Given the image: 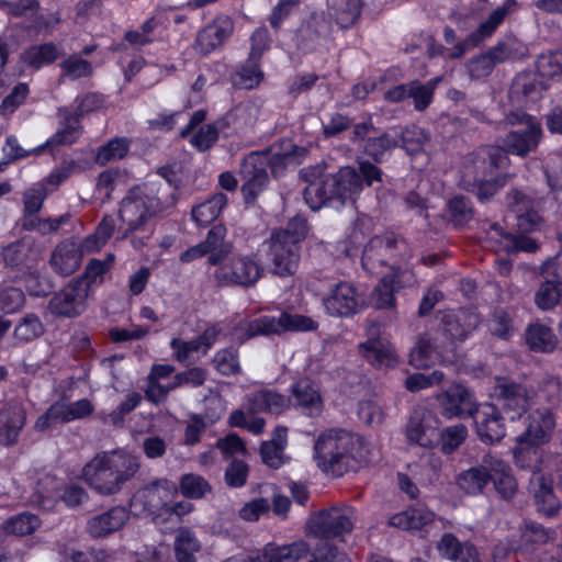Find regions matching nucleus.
<instances>
[{
    "mask_svg": "<svg viewBox=\"0 0 562 562\" xmlns=\"http://www.w3.org/2000/svg\"><path fill=\"white\" fill-rule=\"evenodd\" d=\"M507 124L521 126L506 134L503 148L487 145L477 148L463 158L461 165V184L467 190H476L477 198L485 201L493 196L507 182L506 175H496V170L509 166L508 154L526 157L535 151L542 138L540 122L524 112H510Z\"/></svg>",
    "mask_w": 562,
    "mask_h": 562,
    "instance_id": "nucleus-1",
    "label": "nucleus"
},
{
    "mask_svg": "<svg viewBox=\"0 0 562 562\" xmlns=\"http://www.w3.org/2000/svg\"><path fill=\"white\" fill-rule=\"evenodd\" d=\"M138 456L116 449L97 453L82 469L85 482L100 495L117 494L140 469Z\"/></svg>",
    "mask_w": 562,
    "mask_h": 562,
    "instance_id": "nucleus-2",
    "label": "nucleus"
},
{
    "mask_svg": "<svg viewBox=\"0 0 562 562\" xmlns=\"http://www.w3.org/2000/svg\"><path fill=\"white\" fill-rule=\"evenodd\" d=\"M363 440L346 429H331L321 435L314 445L318 468L341 476L363 461Z\"/></svg>",
    "mask_w": 562,
    "mask_h": 562,
    "instance_id": "nucleus-3",
    "label": "nucleus"
},
{
    "mask_svg": "<svg viewBox=\"0 0 562 562\" xmlns=\"http://www.w3.org/2000/svg\"><path fill=\"white\" fill-rule=\"evenodd\" d=\"M296 147L291 140H284L281 148L272 146L267 151L249 154L243 161L240 175L244 179L241 191L247 202L254 200L262 192L269 182L267 167L274 176H279L284 168L293 164Z\"/></svg>",
    "mask_w": 562,
    "mask_h": 562,
    "instance_id": "nucleus-4",
    "label": "nucleus"
},
{
    "mask_svg": "<svg viewBox=\"0 0 562 562\" xmlns=\"http://www.w3.org/2000/svg\"><path fill=\"white\" fill-rule=\"evenodd\" d=\"M306 224L295 218L288 229L274 232L270 239L261 245L260 251L267 254L272 272L278 276L293 274L299 265V243L305 236Z\"/></svg>",
    "mask_w": 562,
    "mask_h": 562,
    "instance_id": "nucleus-5",
    "label": "nucleus"
},
{
    "mask_svg": "<svg viewBox=\"0 0 562 562\" xmlns=\"http://www.w3.org/2000/svg\"><path fill=\"white\" fill-rule=\"evenodd\" d=\"M158 190L154 184L133 188L122 200L119 216L126 227V233L145 229L146 225L162 211V204L157 196Z\"/></svg>",
    "mask_w": 562,
    "mask_h": 562,
    "instance_id": "nucleus-6",
    "label": "nucleus"
},
{
    "mask_svg": "<svg viewBox=\"0 0 562 562\" xmlns=\"http://www.w3.org/2000/svg\"><path fill=\"white\" fill-rule=\"evenodd\" d=\"M382 180V171L369 161L359 162V172L350 166L342 167L337 173L327 176V186L334 199L342 204L353 202L361 193L363 183L372 186Z\"/></svg>",
    "mask_w": 562,
    "mask_h": 562,
    "instance_id": "nucleus-7",
    "label": "nucleus"
},
{
    "mask_svg": "<svg viewBox=\"0 0 562 562\" xmlns=\"http://www.w3.org/2000/svg\"><path fill=\"white\" fill-rule=\"evenodd\" d=\"M263 268L256 254H235L217 265L214 277L223 285L251 286L262 277Z\"/></svg>",
    "mask_w": 562,
    "mask_h": 562,
    "instance_id": "nucleus-8",
    "label": "nucleus"
},
{
    "mask_svg": "<svg viewBox=\"0 0 562 562\" xmlns=\"http://www.w3.org/2000/svg\"><path fill=\"white\" fill-rule=\"evenodd\" d=\"M355 509L347 506H333L314 514L308 520L311 533L317 538H342L349 535L355 525Z\"/></svg>",
    "mask_w": 562,
    "mask_h": 562,
    "instance_id": "nucleus-9",
    "label": "nucleus"
},
{
    "mask_svg": "<svg viewBox=\"0 0 562 562\" xmlns=\"http://www.w3.org/2000/svg\"><path fill=\"white\" fill-rule=\"evenodd\" d=\"M494 396L507 413H513L510 419L521 417L533 403L537 392L533 387L516 382L506 376H497L494 385Z\"/></svg>",
    "mask_w": 562,
    "mask_h": 562,
    "instance_id": "nucleus-10",
    "label": "nucleus"
},
{
    "mask_svg": "<svg viewBox=\"0 0 562 562\" xmlns=\"http://www.w3.org/2000/svg\"><path fill=\"white\" fill-rule=\"evenodd\" d=\"M317 326L316 322L311 317L281 313L279 316L263 315L247 325V337L257 335L281 334L283 331H307L313 330Z\"/></svg>",
    "mask_w": 562,
    "mask_h": 562,
    "instance_id": "nucleus-11",
    "label": "nucleus"
},
{
    "mask_svg": "<svg viewBox=\"0 0 562 562\" xmlns=\"http://www.w3.org/2000/svg\"><path fill=\"white\" fill-rule=\"evenodd\" d=\"M226 228L223 225L212 227L204 241L190 247L180 255V261L191 262L207 255L209 263L217 266L232 254L233 245L225 241Z\"/></svg>",
    "mask_w": 562,
    "mask_h": 562,
    "instance_id": "nucleus-12",
    "label": "nucleus"
},
{
    "mask_svg": "<svg viewBox=\"0 0 562 562\" xmlns=\"http://www.w3.org/2000/svg\"><path fill=\"white\" fill-rule=\"evenodd\" d=\"M440 412L446 418L473 417L479 404L472 391L462 384H453L436 395Z\"/></svg>",
    "mask_w": 562,
    "mask_h": 562,
    "instance_id": "nucleus-13",
    "label": "nucleus"
},
{
    "mask_svg": "<svg viewBox=\"0 0 562 562\" xmlns=\"http://www.w3.org/2000/svg\"><path fill=\"white\" fill-rule=\"evenodd\" d=\"M87 299L88 284L70 282L49 300L48 311L55 316L74 318L86 311Z\"/></svg>",
    "mask_w": 562,
    "mask_h": 562,
    "instance_id": "nucleus-14",
    "label": "nucleus"
},
{
    "mask_svg": "<svg viewBox=\"0 0 562 562\" xmlns=\"http://www.w3.org/2000/svg\"><path fill=\"white\" fill-rule=\"evenodd\" d=\"M516 5L517 2L515 0H506L502 7L495 9L488 18L479 25L475 32L463 41L458 42L449 52V56L452 57V59L461 58L468 50L477 46L485 37L491 36Z\"/></svg>",
    "mask_w": 562,
    "mask_h": 562,
    "instance_id": "nucleus-15",
    "label": "nucleus"
},
{
    "mask_svg": "<svg viewBox=\"0 0 562 562\" xmlns=\"http://www.w3.org/2000/svg\"><path fill=\"white\" fill-rule=\"evenodd\" d=\"M326 312L333 316H351L363 305L353 284L339 282L335 284L323 300Z\"/></svg>",
    "mask_w": 562,
    "mask_h": 562,
    "instance_id": "nucleus-16",
    "label": "nucleus"
},
{
    "mask_svg": "<svg viewBox=\"0 0 562 562\" xmlns=\"http://www.w3.org/2000/svg\"><path fill=\"white\" fill-rule=\"evenodd\" d=\"M100 103V99L97 94H87L81 100L75 114L68 111H63L61 115L64 119L63 126L57 133L46 142V146L52 145H65L72 144L80 134L79 128V116L83 113L94 110Z\"/></svg>",
    "mask_w": 562,
    "mask_h": 562,
    "instance_id": "nucleus-17",
    "label": "nucleus"
},
{
    "mask_svg": "<svg viewBox=\"0 0 562 562\" xmlns=\"http://www.w3.org/2000/svg\"><path fill=\"white\" fill-rule=\"evenodd\" d=\"M476 435L484 443L501 442L506 436L502 413L494 404H485L474 414Z\"/></svg>",
    "mask_w": 562,
    "mask_h": 562,
    "instance_id": "nucleus-18",
    "label": "nucleus"
},
{
    "mask_svg": "<svg viewBox=\"0 0 562 562\" xmlns=\"http://www.w3.org/2000/svg\"><path fill=\"white\" fill-rule=\"evenodd\" d=\"M397 249V239L393 233H385L383 236H374L364 246L362 254V267L373 272L378 266L393 265ZM395 269L391 266V269Z\"/></svg>",
    "mask_w": 562,
    "mask_h": 562,
    "instance_id": "nucleus-19",
    "label": "nucleus"
},
{
    "mask_svg": "<svg viewBox=\"0 0 562 562\" xmlns=\"http://www.w3.org/2000/svg\"><path fill=\"white\" fill-rule=\"evenodd\" d=\"M291 404V397L276 390L262 387L246 395L245 406L250 415L266 413L279 416L289 411Z\"/></svg>",
    "mask_w": 562,
    "mask_h": 562,
    "instance_id": "nucleus-20",
    "label": "nucleus"
},
{
    "mask_svg": "<svg viewBox=\"0 0 562 562\" xmlns=\"http://www.w3.org/2000/svg\"><path fill=\"white\" fill-rule=\"evenodd\" d=\"M528 490L539 514L548 518L558 515L562 505L553 491L552 480L536 471L529 480Z\"/></svg>",
    "mask_w": 562,
    "mask_h": 562,
    "instance_id": "nucleus-21",
    "label": "nucleus"
},
{
    "mask_svg": "<svg viewBox=\"0 0 562 562\" xmlns=\"http://www.w3.org/2000/svg\"><path fill=\"white\" fill-rule=\"evenodd\" d=\"M528 424L522 434L516 438L517 443L540 446L548 442L554 428V418L548 409H536L527 417Z\"/></svg>",
    "mask_w": 562,
    "mask_h": 562,
    "instance_id": "nucleus-22",
    "label": "nucleus"
},
{
    "mask_svg": "<svg viewBox=\"0 0 562 562\" xmlns=\"http://www.w3.org/2000/svg\"><path fill=\"white\" fill-rule=\"evenodd\" d=\"M434 417L430 412L415 409L406 426V436L409 442L424 448H431L438 439V429L432 425Z\"/></svg>",
    "mask_w": 562,
    "mask_h": 562,
    "instance_id": "nucleus-23",
    "label": "nucleus"
},
{
    "mask_svg": "<svg viewBox=\"0 0 562 562\" xmlns=\"http://www.w3.org/2000/svg\"><path fill=\"white\" fill-rule=\"evenodd\" d=\"M441 322L442 330L451 341H462L476 328L481 317L475 310L462 308L443 313Z\"/></svg>",
    "mask_w": 562,
    "mask_h": 562,
    "instance_id": "nucleus-24",
    "label": "nucleus"
},
{
    "mask_svg": "<svg viewBox=\"0 0 562 562\" xmlns=\"http://www.w3.org/2000/svg\"><path fill=\"white\" fill-rule=\"evenodd\" d=\"M413 273L409 270L401 271L392 268V273L383 276L380 284L371 295V303L376 308H389L394 306V292L402 286L413 282Z\"/></svg>",
    "mask_w": 562,
    "mask_h": 562,
    "instance_id": "nucleus-25",
    "label": "nucleus"
},
{
    "mask_svg": "<svg viewBox=\"0 0 562 562\" xmlns=\"http://www.w3.org/2000/svg\"><path fill=\"white\" fill-rule=\"evenodd\" d=\"M291 394L295 400L294 407L303 415L318 417L324 408L323 398L314 382L310 379H300L291 385Z\"/></svg>",
    "mask_w": 562,
    "mask_h": 562,
    "instance_id": "nucleus-26",
    "label": "nucleus"
},
{
    "mask_svg": "<svg viewBox=\"0 0 562 562\" xmlns=\"http://www.w3.org/2000/svg\"><path fill=\"white\" fill-rule=\"evenodd\" d=\"M484 463L491 471V481L497 494L505 501H512L518 490L512 468L504 460L491 453L484 456Z\"/></svg>",
    "mask_w": 562,
    "mask_h": 562,
    "instance_id": "nucleus-27",
    "label": "nucleus"
},
{
    "mask_svg": "<svg viewBox=\"0 0 562 562\" xmlns=\"http://www.w3.org/2000/svg\"><path fill=\"white\" fill-rule=\"evenodd\" d=\"M234 23L231 18L221 15L201 30L196 36V48L202 54H210L232 35Z\"/></svg>",
    "mask_w": 562,
    "mask_h": 562,
    "instance_id": "nucleus-28",
    "label": "nucleus"
},
{
    "mask_svg": "<svg viewBox=\"0 0 562 562\" xmlns=\"http://www.w3.org/2000/svg\"><path fill=\"white\" fill-rule=\"evenodd\" d=\"M321 172L318 167L302 170V177L308 182L304 191V199L313 211L335 201L334 194H330L327 186V176H322Z\"/></svg>",
    "mask_w": 562,
    "mask_h": 562,
    "instance_id": "nucleus-29",
    "label": "nucleus"
},
{
    "mask_svg": "<svg viewBox=\"0 0 562 562\" xmlns=\"http://www.w3.org/2000/svg\"><path fill=\"white\" fill-rule=\"evenodd\" d=\"M130 519V512L124 506H114L109 510L90 518L87 530L93 538L106 537L120 530Z\"/></svg>",
    "mask_w": 562,
    "mask_h": 562,
    "instance_id": "nucleus-30",
    "label": "nucleus"
},
{
    "mask_svg": "<svg viewBox=\"0 0 562 562\" xmlns=\"http://www.w3.org/2000/svg\"><path fill=\"white\" fill-rule=\"evenodd\" d=\"M437 550L440 557L452 562H481L476 547L470 541H459L451 532L442 535Z\"/></svg>",
    "mask_w": 562,
    "mask_h": 562,
    "instance_id": "nucleus-31",
    "label": "nucleus"
},
{
    "mask_svg": "<svg viewBox=\"0 0 562 562\" xmlns=\"http://www.w3.org/2000/svg\"><path fill=\"white\" fill-rule=\"evenodd\" d=\"M507 205L516 213L518 229L522 233L535 232L541 226V217L538 213L529 210L530 200L522 192L512 190L507 194Z\"/></svg>",
    "mask_w": 562,
    "mask_h": 562,
    "instance_id": "nucleus-32",
    "label": "nucleus"
},
{
    "mask_svg": "<svg viewBox=\"0 0 562 562\" xmlns=\"http://www.w3.org/2000/svg\"><path fill=\"white\" fill-rule=\"evenodd\" d=\"M288 427L278 425L272 431L271 439L260 445V457L267 467L279 469L286 462L284 449L288 445Z\"/></svg>",
    "mask_w": 562,
    "mask_h": 562,
    "instance_id": "nucleus-33",
    "label": "nucleus"
},
{
    "mask_svg": "<svg viewBox=\"0 0 562 562\" xmlns=\"http://www.w3.org/2000/svg\"><path fill=\"white\" fill-rule=\"evenodd\" d=\"M82 254L77 241L66 240L54 249L50 257L53 270L61 276L72 274L81 265Z\"/></svg>",
    "mask_w": 562,
    "mask_h": 562,
    "instance_id": "nucleus-34",
    "label": "nucleus"
},
{
    "mask_svg": "<svg viewBox=\"0 0 562 562\" xmlns=\"http://www.w3.org/2000/svg\"><path fill=\"white\" fill-rule=\"evenodd\" d=\"M25 419V411L21 406H7L0 409V442L5 446L15 445Z\"/></svg>",
    "mask_w": 562,
    "mask_h": 562,
    "instance_id": "nucleus-35",
    "label": "nucleus"
},
{
    "mask_svg": "<svg viewBox=\"0 0 562 562\" xmlns=\"http://www.w3.org/2000/svg\"><path fill=\"white\" fill-rule=\"evenodd\" d=\"M170 490L171 486L168 480H155L143 488H139L134 498L143 505L145 510L155 513L166 505Z\"/></svg>",
    "mask_w": 562,
    "mask_h": 562,
    "instance_id": "nucleus-36",
    "label": "nucleus"
},
{
    "mask_svg": "<svg viewBox=\"0 0 562 562\" xmlns=\"http://www.w3.org/2000/svg\"><path fill=\"white\" fill-rule=\"evenodd\" d=\"M434 512L424 506H413L393 515L389 519V525L403 530L417 531L434 522Z\"/></svg>",
    "mask_w": 562,
    "mask_h": 562,
    "instance_id": "nucleus-37",
    "label": "nucleus"
},
{
    "mask_svg": "<svg viewBox=\"0 0 562 562\" xmlns=\"http://www.w3.org/2000/svg\"><path fill=\"white\" fill-rule=\"evenodd\" d=\"M488 238L497 243V248L506 252L514 251H536L538 245L536 240L524 235H513L505 232L499 225H493L490 229Z\"/></svg>",
    "mask_w": 562,
    "mask_h": 562,
    "instance_id": "nucleus-38",
    "label": "nucleus"
},
{
    "mask_svg": "<svg viewBox=\"0 0 562 562\" xmlns=\"http://www.w3.org/2000/svg\"><path fill=\"white\" fill-rule=\"evenodd\" d=\"M263 552L269 562H299L308 557L311 547L301 539L283 546L268 543Z\"/></svg>",
    "mask_w": 562,
    "mask_h": 562,
    "instance_id": "nucleus-39",
    "label": "nucleus"
},
{
    "mask_svg": "<svg viewBox=\"0 0 562 562\" xmlns=\"http://www.w3.org/2000/svg\"><path fill=\"white\" fill-rule=\"evenodd\" d=\"M361 0H327L328 15L342 29L352 26L360 18Z\"/></svg>",
    "mask_w": 562,
    "mask_h": 562,
    "instance_id": "nucleus-40",
    "label": "nucleus"
},
{
    "mask_svg": "<svg viewBox=\"0 0 562 562\" xmlns=\"http://www.w3.org/2000/svg\"><path fill=\"white\" fill-rule=\"evenodd\" d=\"M456 482L459 488L467 494H481L488 482H491V471L485 467L484 457L480 465L462 471L457 476Z\"/></svg>",
    "mask_w": 562,
    "mask_h": 562,
    "instance_id": "nucleus-41",
    "label": "nucleus"
},
{
    "mask_svg": "<svg viewBox=\"0 0 562 562\" xmlns=\"http://www.w3.org/2000/svg\"><path fill=\"white\" fill-rule=\"evenodd\" d=\"M173 547L177 562H196V554L202 549L194 531L187 527L178 529Z\"/></svg>",
    "mask_w": 562,
    "mask_h": 562,
    "instance_id": "nucleus-42",
    "label": "nucleus"
},
{
    "mask_svg": "<svg viewBox=\"0 0 562 562\" xmlns=\"http://www.w3.org/2000/svg\"><path fill=\"white\" fill-rule=\"evenodd\" d=\"M525 336L531 351H552L558 342L553 330L541 323L530 324Z\"/></svg>",
    "mask_w": 562,
    "mask_h": 562,
    "instance_id": "nucleus-43",
    "label": "nucleus"
},
{
    "mask_svg": "<svg viewBox=\"0 0 562 562\" xmlns=\"http://www.w3.org/2000/svg\"><path fill=\"white\" fill-rule=\"evenodd\" d=\"M226 204V195L224 193H216L192 210V218L198 225L206 226L220 215Z\"/></svg>",
    "mask_w": 562,
    "mask_h": 562,
    "instance_id": "nucleus-44",
    "label": "nucleus"
},
{
    "mask_svg": "<svg viewBox=\"0 0 562 562\" xmlns=\"http://www.w3.org/2000/svg\"><path fill=\"white\" fill-rule=\"evenodd\" d=\"M442 461L436 453L429 452L424 456L419 464L413 468L414 475L420 484L432 485L439 482L441 476Z\"/></svg>",
    "mask_w": 562,
    "mask_h": 562,
    "instance_id": "nucleus-45",
    "label": "nucleus"
},
{
    "mask_svg": "<svg viewBox=\"0 0 562 562\" xmlns=\"http://www.w3.org/2000/svg\"><path fill=\"white\" fill-rule=\"evenodd\" d=\"M1 255L5 265L10 267L25 265L35 256L33 241L30 238H22L21 240L4 247Z\"/></svg>",
    "mask_w": 562,
    "mask_h": 562,
    "instance_id": "nucleus-46",
    "label": "nucleus"
},
{
    "mask_svg": "<svg viewBox=\"0 0 562 562\" xmlns=\"http://www.w3.org/2000/svg\"><path fill=\"white\" fill-rule=\"evenodd\" d=\"M59 55V48L52 43H47L30 47L23 52L21 58L26 65L38 69L42 66L56 60Z\"/></svg>",
    "mask_w": 562,
    "mask_h": 562,
    "instance_id": "nucleus-47",
    "label": "nucleus"
},
{
    "mask_svg": "<svg viewBox=\"0 0 562 562\" xmlns=\"http://www.w3.org/2000/svg\"><path fill=\"white\" fill-rule=\"evenodd\" d=\"M114 228V221L111 216H105L99 224L94 234L88 236L82 241L77 243L82 256L85 254L93 252L99 250L105 245L108 239L111 237Z\"/></svg>",
    "mask_w": 562,
    "mask_h": 562,
    "instance_id": "nucleus-48",
    "label": "nucleus"
},
{
    "mask_svg": "<svg viewBox=\"0 0 562 562\" xmlns=\"http://www.w3.org/2000/svg\"><path fill=\"white\" fill-rule=\"evenodd\" d=\"M218 329L215 326H211L204 330V333L194 340H182L180 338H173L170 341V348L175 351H199L200 349H210L218 337Z\"/></svg>",
    "mask_w": 562,
    "mask_h": 562,
    "instance_id": "nucleus-49",
    "label": "nucleus"
},
{
    "mask_svg": "<svg viewBox=\"0 0 562 562\" xmlns=\"http://www.w3.org/2000/svg\"><path fill=\"white\" fill-rule=\"evenodd\" d=\"M562 277L557 274L554 280H546L536 293V304L541 310L555 306L561 297Z\"/></svg>",
    "mask_w": 562,
    "mask_h": 562,
    "instance_id": "nucleus-50",
    "label": "nucleus"
},
{
    "mask_svg": "<svg viewBox=\"0 0 562 562\" xmlns=\"http://www.w3.org/2000/svg\"><path fill=\"white\" fill-rule=\"evenodd\" d=\"M258 63L259 60H251L249 57L245 64L240 65L234 77V85L244 89L257 87L263 78Z\"/></svg>",
    "mask_w": 562,
    "mask_h": 562,
    "instance_id": "nucleus-51",
    "label": "nucleus"
},
{
    "mask_svg": "<svg viewBox=\"0 0 562 562\" xmlns=\"http://www.w3.org/2000/svg\"><path fill=\"white\" fill-rule=\"evenodd\" d=\"M440 78L429 80L427 83L419 81L409 82L408 98L413 100L414 106L417 111L425 110L432 101L434 91L439 83Z\"/></svg>",
    "mask_w": 562,
    "mask_h": 562,
    "instance_id": "nucleus-52",
    "label": "nucleus"
},
{
    "mask_svg": "<svg viewBox=\"0 0 562 562\" xmlns=\"http://www.w3.org/2000/svg\"><path fill=\"white\" fill-rule=\"evenodd\" d=\"M429 140V135L419 126L412 125L398 135V144L411 155L418 154Z\"/></svg>",
    "mask_w": 562,
    "mask_h": 562,
    "instance_id": "nucleus-53",
    "label": "nucleus"
},
{
    "mask_svg": "<svg viewBox=\"0 0 562 562\" xmlns=\"http://www.w3.org/2000/svg\"><path fill=\"white\" fill-rule=\"evenodd\" d=\"M181 493L191 499H199L212 492L211 484L201 475L189 473L180 480Z\"/></svg>",
    "mask_w": 562,
    "mask_h": 562,
    "instance_id": "nucleus-54",
    "label": "nucleus"
},
{
    "mask_svg": "<svg viewBox=\"0 0 562 562\" xmlns=\"http://www.w3.org/2000/svg\"><path fill=\"white\" fill-rule=\"evenodd\" d=\"M41 525L40 518L30 513H22L5 521V531L15 536H25L35 531Z\"/></svg>",
    "mask_w": 562,
    "mask_h": 562,
    "instance_id": "nucleus-55",
    "label": "nucleus"
},
{
    "mask_svg": "<svg viewBox=\"0 0 562 562\" xmlns=\"http://www.w3.org/2000/svg\"><path fill=\"white\" fill-rule=\"evenodd\" d=\"M25 305V294L22 290L9 286L0 290V316L18 313Z\"/></svg>",
    "mask_w": 562,
    "mask_h": 562,
    "instance_id": "nucleus-56",
    "label": "nucleus"
},
{
    "mask_svg": "<svg viewBox=\"0 0 562 562\" xmlns=\"http://www.w3.org/2000/svg\"><path fill=\"white\" fill-rule=\"evenodd\" d=\"M142 398L138 392L128 393L125 400L105 416L104 422L115 427H123L125 415L133 412L139 405Z\"/></svg>",
    "mask_w": 562,
    "mask_h": 562,
    "instance_id": "nucleus-57",
    "label": "nucleus"
},
{
    "mask_svg": "<svg viewBox=\"0 0 562 562\" xmlns=\"http://www.w3.org/2000/svg\"><path fill=\"white\" fill-rule=\"evenodd\" d=\"M468 429L463 424L446 427L441 434V451L446 454L454 452L467 439Z\"/></svg>",
    "mask_w": 562,
    "mask_h": 562,
    "instance_id": "nucleus-58",
    "label": "nucleus"
},
{
    "mask_svg": "<svg viewBox=\"0 0 562 562\" xmlns=\"http://www.w3.org/2000/svg\"><path fill=\"white\" fill-rule=\"evenodd\" d=\"M537 71L540 77L554 79L562 75V52L541 54L537 59Z\"/></svg>",
    "mask_w": 562,
    "mask_h": 562,
    "instance_id": "nucleus-59",
    "label": "nucleus"
},
{
    "mask_svg": "<svg viewBox=\"0 0 562 562\" xmlns=\"http://www.w3.org/2000/svg\"><path fill=\"white\" fill-rule=\"evenodd\" d=\"M398 145V134L396 132L393 133H384L379 137H371L368 139L364 150L366 153L373 157L374 159H380L386 151L395 148Z\"/></svg>",
    "mask_w": 562,
    "mask_h": 562,
    "instance_id": "nucleus-60",
    "label": "nucleus"
},
{
    "mask_svg": "<svg viewBox=\"0 0 562 562\" xmlns=\"http://www.w3.org/2000/svg\"><path fill=\"white\" fill-rule=\"evenodd\" d=\"M541 454L536 446H529L528 443H517V447L514 449V459L515 464L520 469H529L532 471V474L538 471L541 472V469L537 465Z\"/></svg>",
    "mask_w": 562,
    "mask_h": 562,
    "instance_id": "nucleus-61",
    "label": "nucleus"
},
{
    "mask_svg": "<svg viewBox=\"0 0 562 562\" xmlns=\"http://www.w3.org/2000/svg\"><path fill=\"white\" fill-rule=\"evenodd\" d=\"M310 554L311 559L307 562H351L344 551L327 541L311 549Z\"/></svg>",
    "mask_w": 562,
    "mask_h": 562,
    "instance_id": "nucleus-62",
    "label": "nucleus"
},
{
    "mask_svg": "<svg viewBox=\"0 0 562 562\" xmlns=\"http://www.w3.org/2000/svg\"><path fill=\"white\" fill-rule=\"evenodd\" d=\"M43 330L41 319L34 314H29L14 328V336L18 340L30 341L41 336Z\"/></svg>",
    "mask_w": 562,
    "mask_h": 562,
    "instance_id": "nucleus-63",
    "label": "nucleus"
},
{
    "mask_svg": "<svg viewBox=\"0 0 562 562\" xmlns=\"http://www.w3.org/2000/svg\"><path fill=\"white\" fill-rule=\"evenodd\" d=\"M128 150V144L125 138H114L102 146L97 154L99 164H108L112 160L123 158Z\"/></svg>",
    "mask_w": 562,
    "mask_h": 562,
    "instance_id": "nucleus-64",
    "label": "nucleus"
}]
</instances>
